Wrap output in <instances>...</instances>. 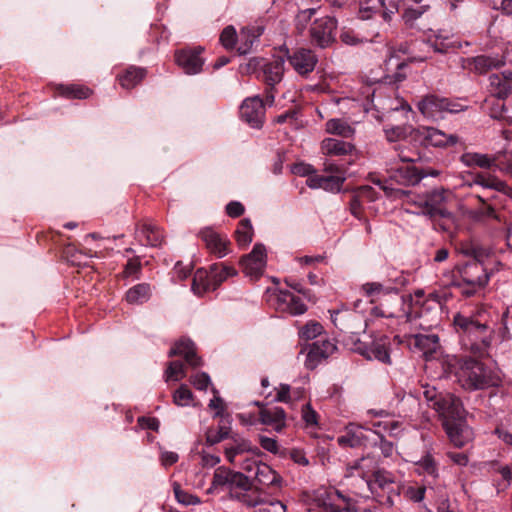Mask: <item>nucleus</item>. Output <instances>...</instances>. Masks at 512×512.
<instances>
[{
    "label": "nucleus",
    "instance_id": "f257e3e1",
    "mask_svg": "<svg viewBox=\"0 0 512 512\" xmlns=\"http://www.w3.org/2000/svg\"><path fill=\"white\" fill-rule=\"evenodd\" d=\"M453 330L461 348L477 357H484L494 341L499 344L512 340V305L500 316L491 306L480 304L472 310L453 315Z\"/></svg>",
    "mask_w": 512,
    "mask_h": 512
},
{
    "label": "nucleus",
    "instance_id": "f03ea898",
    "mask_svg": "<svg viewBox=\"0 0 512 512\" xmlns=\"http://www.w3.org/2000/svg\"><path fill=\"white\" fill-rule=\"evenodd\" d=\"M462 185L479 188L476 197L486 206L487 216H494L497 206L511 193V188L504 181L482 173L466 175Z\"/></svg>",
    "mask_w": 512,
    "mask_h": 512
},
{
    "label": "nucleus",
    "instance_id": "7ed1b4c3",
    "mask_svg": "<svg viewBox=\"0 0 512 512\" xmlns=\"http://www.w3.org/2000/svg\"><path fill=\"white\" fill-rule=\"evenodd\" d=\"M440 172L433 168H419L414 164H404L391 168L389 179L384 183L378 182L385 194L393 200H401L409 197L410 192L402 188L394 187V184L401 186H414L425 177H437Z\"/></svg>",
    "mask_w": 512,
    "mask_h": 512
},
{
    "label": "nucleus",
    "instance_id": "20e7f679",
    "mask_svg": "<svg viewBox=\"0 0 512 512\" xmlns=\"http://www.w3.org/2000/svg\"><path fill=\"white\" fill-rule=\"evenodd\" d=\"M247 71L257 73V78L265 85L264 98L266 104L272 106L278 94L277 86L282 82L285 72V60L274 57L270 60L252 58L247 64Z\"/></svg>",
    "mask_w": 512,
    "mask_h": 512
},
{
    "label": "nucleus",
    "instance_id": "39448f33",
    "mask_svg": "<svg viewBox=\"0 0 512 512\" xmlns=\"http://www.w3.org/2000/svg\"><path fill=\"white\" fill-rule=\"evenodd\" d=\"M490 274L484 264L472 259L457 268L454 274L452 286L459 290V293L466 298L480 294L487 286Z\"/></svg>",
    "mask_w": 512,
    "mask_h": 512
},
{
    "label": "nucleus",
    "instance_id": "423d86ee",
    "mask_svg": "<svg viewBox=\"0 0 512 512\" xmlns=\"http://www.w3.org/2000/svg\"><path fill=\"white\" fill-rule=\"evenodd\" d=\"M456 377L459 384L469 391L497 387L500 383V378L495 376L484 363L469 357L460 361Z\"/></svg>",
    "mask_w": 512,
    "mask_h": 512
},
{
    "label": "nucleus",
    "instance_id": "0eeeda50",
    "mask_svg": "<svg viewBox=\"0 0 512 512\" xmlns=\"http://www.w3.org/2000/svg\"><path fill=\"white\" fill-rule=\"evenodd\" d=\"M237 275V270L223 262L214 263L209 269L199 268L193 276L191 289L198 295L203 296L207 292L215 291L228 278Z\"/></svg>",
    "mask_w": 512,
    "mask_h": 512
},
{
    "label": "nucleus",
    "instance_id": "6e6552de",
    "mask_svg": "<svg viewBox=\"0 0 512 512\" xmlns=\"http://www.w3.org/2000/svg\"><path fill=\"white\" fill-rule=\"evenodd\" d=\"M416 107L425 118L431 120L443 119L449 113L456 114L467 108L458 100L433 93L423 96Z\"/></svg>",
    "mask_w": 512,
    "mask_h": 512
},
{
    "label": "nucleus",
    "instance_id": "1a4fd4ad",
    "mask_svg": "<svg viewBox=\"0 0 512 512\" xmlns=\"http://www.w3.org/2000/svg\"><path fill=\"white\" fill-rule=\"evenodd\" d=\"M249 484V476L242 472L234 471L226 466H219L213 473L208 494H219L228 491L229 498L234 499V494H239L241 489Z\"/></svg>",
    "mask_w": 512,
    "mask_h": 512
},
{
    "label": "nucleus",
    "instance_id": "9d476101",
    "mask_svg": "<svg viewBox=\"0 0 512 512\" xmlns=\"http://www.w3.org/2000/svg\"><path fill=\"white\" fill-rule=\"evenodd\" d=\"M371 496L382 505H393V498L398 495L395 489V475L382 468L365 482Z\"/></svg>",
    "mask_w": 512,
    "mask_h": 512
},
{
    "label": "nucleus",
    "instance_id": "9b49d317",
    "mask_svg": "<svg viewBox=\"0 0 512 512\" xmlns=\"http://www.w3.org/2000/svg\"><path fill=\"white\" fill-rule=\"evenodd\" d=\"M410 139L424 147L446 148L456 145L459 137L455 134H446L434 127L422 126L411 129Z\"/></svg>",
    "mask_w": 512,
    "mask_h": 512
},
{
    "label": "nucleus",
    "instance_id": "f8f14e48",
    "mask_svg": "<svg viewBox=\"0 0 512 512\" xmlns=\"http://www.w3.org/2000/svg\"><path fill=\"white\" fill-rule=\"evenodd\" d=\"M461 161L466 166H477L484 169L495 168L512 177V152H505L502 155L489 156L480 153H464Z\"/></svg>",
    "mask_w": 512,
    "mask_h": 512
},
{
    "label": "nucleus",
    "instance_id": "ddd939ff",
    "mask_svg": "<svg viewBox=\"0 0 512 512\" xmlns=\"http://www.w3.org/2000/svg\"><path fill=\"white\" fill-rule=\"evenodd\" d=\"M354 351L367 360H377L383 364L390 365L391 342L386 335L373 338L370 342L360 340L354 343Z\"/></svg>",
    "mask_w": 512,
    "mask_h": 512
},
{
    "label": "nucleus",
    "instance_id": "4468645a",
    "mask_svg": "<svg viewBox=\"0 0 512 512\" xmlns=\"http://www.w3.org/2000/svg\"><path fill=\"white\" fill-rule=\"evenodd\" d=\"M324 171L331 172L332 174H313L307 178L306 185L311 189H323L329 192H339L345 181L343 169L337 164L325 162Z\"/></svg>",
    "mask_w": 512,
    "mask_h": 512
},
{
    "label": "nucleus",
    "instance_id": "2eb2a0df",
    "mask_svg": "<svg viewBox=\"0 0 512 512\" xmlns=\"http://www.w3.org/2000/svg\"><path fill=\"white\" fill-rule=\"evenodd\" d=\"M505 64V57L499 54H481L474 57L460 58L462 69L476 75H486L492 70L502 68Z\"/></svg>",
    "mask_w": 512,
    "mask_h": 512
},
{
    "label": "nucleus",
    "instance_id": "dca6fc26",
    "mask_svg": "<svg viewBox=\"0 0 512 512\" xmlns=\"http://www.w3.org/2000/svg\"><path fill=\"white\" fill-rule=\"evenodd\" d=\"M337 20L325 16L316 19L310 27V41L319 48L329 47L336 39Z\"/></svg>",
    "mask_w": 512,
    "mask_h": 512
},
{
    "label": "nucleus",
    "instance_id": "f3484780",
    "mask_svg": "<svg viewBox=\"0 0 512 512\" xmlns=\"http://www.w3.org/2000/svg\"><path fill=\"white\" fill-rule=\"evenodd\" d=\"M284 50L289 64L298 75L307 77L314 71L318 57L312 49L300 47L290 52L284 47Z\"/></svg>",
    "mask_w": 512,
    "mask_h": 512
},
{
    "label": "nucleus",
    "instance_id": "a211bd4d",
    "mask_svg": "<svg viewBox=\"0 0 512 512\" xmlns=\"http://www.w3.org/2000/svg\"><path fill=\"white\" fill-rule=\"evenodd\" d=\"M430 407L439 414L442 424L464 418L462 401L451 393H444L438 402L430 404Z\"/></svg>",
    "mask_w": 512,
    "mask_h": 512
},
{
    "label": "nucleus",
    "instance_id": "6ab92c4d",
    "mask_svg": "<svg viewBox=\"0 0 512 512\" xmlns=\"http://www.w3.org/2000/svg\"><path fill=\"white\" fill-rule=\"evenodd\" d=\"M371 435H374V429L350 423L343 434L337 438V443L343 448L368 447Z\"/></svg>",
    "mask_w": 512,
    "mask_h": 512
},
{
    "label": "nucleus",
    "instance_id": "aec40b11",
    "mask_svg": "<svg viewBox=\"0 0 512 512\" xmlns=\"http://www.w3.org/2000/svg\"><path fill=\"white\" fill-rule=\"evenodd\" d=\"M203 52L201 46L183 48L175 52V61L186 74L195 75L202 71L205 63Z\"/></svg>",
    "mask_w": 512,
    "mask_h": 512
},
{
    "label": "nucleus",
    "instance_id": "412c9836",
    "mask_svg": "<svg viewBox=\"0 0 512 512\" xmlns=\"http://www.w3.org/2000/svg\"><path fill=\"white\" fill-rule=\"evenodd\" d=\"M422 208V213L430 217L446 218L450 212L446 208V191L435 189L415 202Z\"/></svg>",
    "mask_w": 512,
    "mask_h": 512
},
{
    "label": "nucleus",
    "instance_id": "4be33fe9",
    "mask_svg": "<svg viewBox=\"0 0 512 512\" xmlns=\"http://www.w3.org/2000/svg\"><path fill=\"white\" fill-rule=\"evenodd\" d=\"M364 295L370 298L371 303H377L384 300L394 306H402L403 298L399 295L396 288L385 287L379 282H368L362 285Z\"/></svg>",
    "mask_w": 512,
    "mask_h": 512
},
{
    "label": "nucleus",
    "instance_id": "5701e85b",
    "mask_svg": "<svg viewBox=\"0 0 512 512\" xmlns=\"http://www.w3.org/2000/svg\"><path fill=\"white\" fill-rule=\"evenodd\" d=\"M199 237L207 250L217 258H223L230 253L231 242L226 235L206 227L199 232Z\"/></svg>",
    "mask_w": 512,
    "mask_h": 512
},
{
    "label": "nucleus",
    "instance_id": "b1692460",
    "mask_svg": "<svg viewBox=\"0 0 512 512\" xmlns=\"http://www.w3.org/2000/svg\"><path fill=\"white\" fill-rule=\"evenodd\" d=\"M407 342L410 349L421 353L426 360L433 358L440 349L439 336L434 333L408 335Z\"/></svg>",
    "mask_w": 512,
    "mask_h": 512
},
{
    "label": "nucleus",
    "instance_id": "393cba45",
    "mask_svg": "<svg viewBox=\"0 0 512 512\" xmlns=\"http://www.w3.org/2000/svg\"><path fill=\"white\" fill-rule=\"evenodd\" d=\"M240 115L252 128H260L265 116L263 99L260 96L245 99L240 107Z\"/></svg>",
    "mask_w": 512,
    "mask_h": 512
},
{
    "label": "nucleus",
    "instance_id": "a878e982",
    "mask_svg": "<svg viewBox=\"0 0 512 512\" xmlns=\"http://www.w3.org/2000/svg\"><path fill=\"white\" fill-rule=\"evenodd\" d=\"M488 90L498 100L512 99V70L506 69L488 76Z\"/></svg>",
    "mask_w": 512,
    "mask_h": 512
},
{
    "label": "nucleus",
    "instance_id": "bb28decb",
    "mask_svg": "<svg viewBox=\"0 0 512 512\" xmlns=\"http://www.w3.org/2000/svg\"><path fill=\"white\" fill-rule=\"evenodd\" d=\"M443 486L444 485L434 486L432 482H415L404 487L403 496L413 503H420L427 499L431 504L437 494L443 492Z\"/></svg>",
    "mask_w": 512,
    "mask_h": 512
},
{
    "label": "nucleus",
    "instance_id": "cd10ccee",
    "mask_svg": "<svg viewBox=\"0 0 512 512\" xmlns=\"http://www.w3.org/2000/svg\"><path fill=\"white\" fill-rule=\"evenodd\" d=\"M240 264L246 275L258 278L266 265V248L263 244H255L252 251L242 257Z\"/></svg>",
    "mask_w": 512,
    "mask_h": 512
},
{
    "label": "nucleus",
    "instance_id": "c85d7f7f",
    "mask_svg": "<svg viewBox=\"0 0 512 512\" xmlns=\"http://www.w3.org/2000/svg\"><path fill=\"white\" fill-rule=\"evenodd\" d=\"M274 305L277 310L291 315H302L307 311V306L301 298L289 290H278L274 294Z\"/></svg>",
    "mask_w": 512,
    "mask_h": 512
},
{
    "label": "nucleus",
    "instance_id": "c756f323",
    "mask_svg": "<svg viewBox=\"0 0 512 512\" xmlns=\"http://www.w3.org/2000/svg\"><path fill=\"white\" fill-rule=\"evenodd\" d=\"M380 467L379 458L374 455H366L350 462L347 465V473L350 476H359L364 482L374 476Z\"/></svg>",
    "mask_w": 512,
    "mask_h": 512
},
{
    "label": "nucleus",
    "instance_id": "7c9ffc66",
    "mask_svg": "<svg viewBox=\"0 0 512 512\" xmlns=\"http://www.w3.org/2000/svg\"><path fill=\"white\" fill-rule=\"evenodd\" d=\"M336 349V345L328 339L313 342L309 345L305 359V367L309 370L315 369L323 360L332 355Z\"/></svg>",
    "mask_w": 512,
    "mask_h": 512
},
{
    "label": "nucleus",
    "instance_id": "2f4dec72",
    "mask_svg": "<svg viewBox=\"0 0 512 512\" xmlns=\"http://www.w3.org/2000/svg\"><path fill=\"white\" fill-rule=\"evenodd\" d=\"M135 238L141 245L148 247H161L165 242L162 229L152 222L138 224L135 230Z\"/></svg>",
    "mask_w": 512,
    "mask_h": 512
},
{
    "label": "nucleus",
    "instance_id": "473e14b6",
    "mask_svg": "<svg viewBox=\"0 0 512 512\" xmlns=\"http://www.w3.org/2000/svg\"><path fill=\"white\" fill-rule=\"evenodd\" d=\"M331 321L334 326L343 333H356L357 324L360 323V317L349 308L329 310Z\"/></svg>",
    "mask_w": 512,
    "mask_h": 512
},
{
    "label": "nucleus",
    "instance_id": "72a5a7b5",
    "mask_svg": "<svg viewBox=\"0 0 512 512\" xmlns=\"http://www.w3.org/2000/svg\"><path fill=\"white\" fill-rule=\"evenodd\" d=\"M416 472L424 476V482H432V485H444L440 480L439 463L430 451H427L418 461L415 462Z\"/></svg>",
    "mask_w": 512,
    "mask_h": 512
},
{
    "label": "nucleus",
    "instance_id": "f704fd0d",
    "mask_svg": "<svg viewBox=\"0 0 512 512\" xmlns=\"http://www.w3.org/2000/svg\"><path fill=\"white\" fill-rule=\"evenodd\" d=\"M258 448L253 446L251 441L244 438L238 433H233L229 438V442L224 446V454L226 460L230 464L236 463V457L245 453H256Z\"/></svg>",
    "mask_w": 512,
    "mask_h": 512
},
{
    "label": "nucleus",
    "instance_id": "c9c22d12",
    "mask_svg": "<svg viewBox=\"0 0 512 512\" xmlns=\"http://www.w3.org/2000/svg\"><path fill=\"white\" fill-rule=\"evenodd\" d=\"M259 422L271 427L276 433H281L287 427V414L280 406L262 408L259 411Z\"/></svg>",
    "mask_w": 512,
    "mask_h": 512
},
{
    "label": "nucleus",
    "instance_id": "e433bc0d",
    "mask_svg": "<svg viewBox=\"0 0 512 512\" xmlns=\"http://www.w3.org/2000/svg\"><path fill=\"white\" fill-rule=\"evenodd\" d=\"M427 43L437 53L446 54L461 47L453 34L445 30H437L429 35Z\"/></svg>",
    "mask_w": 512,
    "mask_h": 512
},
{
    "label": "nucleus",
    "instance_id": "4c0bfd02",
    "mask_svg": "<svg viewBox=\"0 0 512 512\" xmlns=\"http://www.w3.org/2000/svg\"><path fill=\"white\" fill-rule=\"evenodd\" d=\"M442 425L455 447L461 448L470 440L471 431L464 418L452 422H444Z\"/></svg>",
    "mask_w": 512,
    "mask_h": 512
},
{
    "label": "nucleus",
    "instance_id": "58836bf2",
    "mask_svg": "<svg viewBox=\"0 0 512 512\" xmlns=\"http://www.w3.org/2000/svg\"><path fill=\"white\" fill-rule=\"evenodd\" d=\"M169 357L182 356L186 363L193 368L201 366V358L196 354L195 344L190 339H180L170 349Z\"/></svg>",
    "mask_w": 512,
    "mask_h": 512
},
{
    "label": "nucleus",
    "instance_id": "ea45409f",
    "mask_svg": "<svg viewBox=\"0 0 512 512\" xmlns=\"http://www.w3.org/2000/svg\"><path fill=\"white\" fill-rule=\"evenodd\" d=\"M266 495L267 494L263 491L257 488H253L251 482L249 481L247 487L241 489L239 494H234L233 500L238 501L246 508L256 510Z\"/></svg>",
    "mask_w": 512,
    "mask_h": 512
},
{
    "label": "nucleus",
    "instance_id": "a19ab883",
    "mask_svg": "<svg viewBox=\"0 0 512 512\" xmlns=\"http://www.w3.org/2000/svg\"><path fill=\"white\" fill-rule=\"evenodd\" d=\"M146 75L145 68L129 66L117 75V80L122 88L130 90L140 84Z\"/></svg>",
    "mask_w": 512,
    "mask_h": 512
},
{
    "label": "nucleus",
    "instance_id": "79ce46f5",
    "mask_svg": "<svg viewBox=\"0 0 512 512\" xmlns=\"http://www.w3.org/2000/svg\"><path fill=\"white\" fill-rule=\"evenodd\" d=\"M321 150L327 156H345L351 154L354 145L335 138H326L321 142Z\"/></svg>",
    "mask_w": 512,
    "mask_h": 512
},
{
    "label": "nucleus",
    "instance_id": "37998d69",
    "mask_svg": "<svg viewBox=\"0 0 512 512\" xmlns=\"http://www.w3.org/2000/svg\"><path fill=\"white\" fill-rule=\"evenodd\" d=\"M152 296V287L149 283H139L129 288L125 293L126 301L131 305L147 303Z\"/></svg>",
    "mask_w": 512,
    "mask_h": 512
},
{
    "label": "nucleus",
    "instance_id": "c03bdc74",
    "mask_svg": "<svg viewBox=\"0 0 512 512\" xmlns=\"http://www.w3.org/2000/svg\"><path fill=\"white\" fill-rule=\"evenodd\" d=\"M230 415L226 414V418L217 428H210L206 432V443L210 446L218 444L223 440H229L233 434L231 430V419Z\"/></svg>",
    "mask_w": 512,
    "mask_h": 512
},
{
    "label": "nucleus",
    "instance_id": "a18cd8bd",
    "mask_svg": "<svg viewBox=\"0 0 512 512\" xmlns=\"http://www.w3.org/2000/svg\"><path fill=\"white\" fill-rule=\"evenodd\" d=\"M58 94L66 99H87L92 90L81 84H60L56 88Z\"/></svg>",
    "mask_w": 512,
    "mask_h": 512
},
{
    "label": "nucleus",
    "instance_id": "49530a36",
    "mask_svg": "<svg viewBox=\"0 0 512 512\" xmlns=\"http://www.w3.org/2000/svg\"><path fill=\"white\" fill-rule=\"evenodd\" d=\"M335 499L338 502L335 503L334 501L333 503H329L328 506L330 509H335L333 510L334 512H376L372 509H361L358 506L357 501L345 493L338 495L336 494Z\"/></svg>",
    "mask_w": 512,
    "mask_h": 512
},
{
    "label": "nucleus",
    "instance_id": "de8ad7c7",
    "mask_svg": "<svg viewBox=\"0 0 512 512\" xmlns=\"http://www.w3.org/2000/svg\"><path fill=\"white\" fill-rule=\"evenodd\" d=\"M255 480L263 486H278L281 482L280 475L266 463H260L255 473Z\"/></svg>",
    "mask_w": 512,
    "mask_h": 512
},
{
    "label": "nucleus",
    "instance_id": "09e8293b",
    "mask_svg": "<svg viewBox=\"0 0 512 512\" xmlns=\"http://www.w3.org/2000/svg\"><path fill=\"white\" fill-rule=\"evenodd\" d=\"M325 131L328 134L338 135L343 138H351L355 134V129L352 126L338 118L329 119L325 124Z\"/></svg>",
    "mask_w": 512,
    "mask_h": 512
},
{
    "label": "nucleus",
    "instance_id": "8fccbe9b",
    "mask_svg": "<svg viewBox=\"0 0 512 512\" xmlns=\"http://www.w3.org/2000/svg\"><path fill=\"white\" fill-rule=\"evenodd\" d=\"M253 238V226L248 218L242 219L235 231V239L239 246L245 247L251 243Z\"/></svg>",
    "mask_w": 512,
    "mask_h": 512
},
{
    "label": "nucleus",
    "instance_id": "3c124183",
    "mask_svg": "<svg viewBox=\"0 0 512 512\" xmlns=\"http://www.w3.org/2000/svg\"><path fill=\"white\" fill-rule=\"evenodd\" d=\"M379 447L381 454L384 458H390L395 451V445L392 441L387 440L382 434L381 430H374V435H371L370 445Z\"/></svg>",
    "mask_w": 512,
    "mask_h": 512
},
{
    "label": "nucleus",
    "instance_id": "603ef678",
    "mask_svg": "<svg viewBox=\"0 0 512 512\" xmlns=\"http://www.w3.org/2000/svg\"><path fill=\"white\" fill-rule=\"evenodd\" d=\"M317 10L318 6L300 8L295 17V26L299 33H302L306 29Z\"/></svg>",
    "mask_w": 512,
    "mask_h": 512
},
{
    "label": "nucleus",
    "instance_id": "864d4df0",
    "mask_svg": "<svg viewBox=\"0 0 512 512\" xmlns=\"http://www.w3.org/2000/svg\"><path fill=\"white\" fill-rule=\"evenodd\" d=\"M378 303V305H375L371 309L372 315L384 318L397 317V312L401 306H394L390 303L385 302L384 300H380Z\"/></svg>",
    "mask_w": 512,
    "mask_h": 512
},
{
    "label": "nucleus",
    "instance_id": "5fc2aeb1",
    "mask_svg": "<svg viewBox=\"0 0 512 512\" xmlns=\"http://www.w3.org/2000/svg\"><path fill=\"white\" fill-rule=\"evenodd\" d=\"M164 377L166 382L170 380H181L183 377H185V369L183 363L179 360L169 362L168 367L165 370Z\"/></svg>",
    "mask_w": 512,
    "mask_h": 512
},
{
    "label": "nucleus",
    "instance_id": "6e6d98bb",
    "mask_svg": "<svg viewBox=\"0 0 512 512\" xmlns=\"http://www.w3.org/2000/svg\"><path fill=\"white\" fill-rule=\"evenodd\" d=\"M322 332L323 326L319 322L309 321L299 330V337L304 340H312L320 336Z\"/></svg>",
    "mask_w": 512,
    "mask_h": 512
},
{
    "label": "nucleus",
    "instance_id": "4d7b16f0",
    "mask_svg": "<svg viewBox=\"0 0 512 512\" xmlns=\"http://www.w3.org/2000/svg\"><path fill=\"white\" fill-rule=\"evenodd\" d=\"M142 271V264L140 257L135 256L130 258L124 266L122 275L124 278L139 279Z\"/></svg>",
    "mask_w": 512,
    "mask_h": 512
},
{
    "label": "nucleus",
    "instance_id": "13d9d810",
    "mask_svg": "<svg viewBox=\"0 0 512 512\" xmlns=\"http://www.w3.org/2000/svg\"><path fill=\"white\" fill-rule=\"evenodd\" d=\"M251 512H286V506L276 499H272L266 495L256 510Z\"/></svg>",
    "mask_w": 512,
    "mask_h": 512
},
{
    "label": "nucleus",
    "instance_id": "bf43d9fd",
    "mask_svg": "<svg viewBox=\"0 0 512 512\" xmlns=\"http://www.w3.org/2000/svg\"><path fill=\"white\" fill-rule=\"evenodd\" d=\"M429 8L430 3H424L418 7H408L405 9L403 14L405 23L409 26H413L414 22L420 18Z\"/></svg>",
    "mask_w": 512,
    "mask_h": 512
},
{
    "label": "nucleus",
    "instance_id": "052dcab7",
    "mask_svg": "<svg viewBox=\"0 0 512 512\" xmlns=\"http://www.w3.org/2000/svg\"><path fill=\"white\" fill-rule=\"evenodd\" d=\"M219 41L225 49H234L237 42V32L235 27L232 25L226 26L220 34Z\"/></svg>",
    "mask_w": 512,
    "mask_h": 512
},
{
    "label": "nucleus",
    "instance_id": "680f3d73",
    "mask_svg": "<svg viewBox=\"0 0 512 512\" xmlns=\"http://www.w3.org/2000/svg\"><path fill=\"white\" fill-rule=\"evenodd\" d=\"M173 491L176 500L183 505H195L200 503V500L197 496L192 495L184 490L181 489V486L178 483H174L173 485Z\"/></svg>",
    "mask_w": 512,
    "mask_h": 512
},
{
    "label": "nucleus",
    "instance_id": "e2e57ef3",
    "mask_svg": "<svg viewBox=\"0 0 512 512\" xmlns=\"http://www.w3.org/2000/svg\"><path fill=\"white\" fill-rule=\"evenodd\" d=\"M193 399L192 391L184 384H182L173 393V402L177 406H188Z\"/></svg>",
    "mask_w": 512,
    "mask_h": 512
},
{
    "label": "nucleus",
    "instance_id": "0e129e2a",
    "mask_svg": "<svg viewBox=\"0 0 512 512\" xmlns=\"http://www.w3.org/2000/svg\"><path fill=\"white\" fill-rule=\"evenodd\" d=\"M431 504L436 505L437 512H458L456 508L451 507L445 485L443 492H439Z\"/></svg>",
    "mask_w": 512,
    "mask_h": 512
},
{
    "label": "nucleus",
    "instance_id": "69168bd1",
    "mask_svg": "<svg viewBox=\"0 0 512 512\" xmlns=\"http://www.w3.org/2000/svg\"><path fill=\"white\" fill-rule=\"evenodd\" d=\"M301 413H302V420L304 421L305 426L307 428L318 427L319 415L312 408L310 403H306L305 405H303Z\"/></svg>",
    "mask_w": 512,
    "mask_h": 512
},
{
    "label": "nucleus",
    "instance_id": "338daca9",
    "mask_svg": "<svg viewBox=\"0 0 512 512\" xmlns=\"http://www.w3.org/2000/svg\"><path fill=\"white\" fill-rule=\"evenodd\" d=\"M395 151L399 160L406 164H413L420 159L419 155L409 149L403 144H397L394 146Z\"/></svg>",
    "mask_w": 512,
    "mask_h": 512
},
{
    "label": "nucleus",
    "instance_id": "774afa93",
    "mask_svg": "<svg viewBox=\"0 0 512 512\" xmlns=\"http://www.w3.org/2000/svg\"><path fill=\"white\" fill-rule=\"evenodd\" d=\"M408 68V63L405 61L398 62L396 64V71L392 75H387L385 77L386 82L389 84H398L404 81L407 77L406 69Z\"/></svg>",
    "mask_w": 512,
    "mask_h": 512
}]
</instances>
